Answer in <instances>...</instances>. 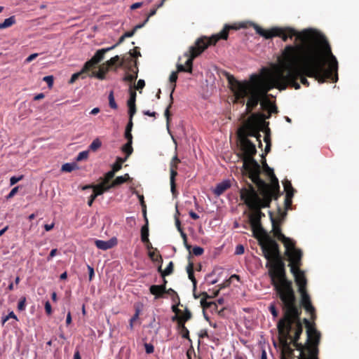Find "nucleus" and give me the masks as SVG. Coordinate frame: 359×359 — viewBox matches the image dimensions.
Here are the masks:
<instances>
[{
  "label": "nucleus",
  "mask_w": 359,
  "mask_h": 359,
  "mask_svg": "<svg viewBox=\"0 0 359 359\" xmlns=\"http://www.w3.org/2000/svg\"><path fill=\"white\" fill-rule=\"evenodd\" d=\"M309 355L306 356L307 359H318V349L307 347Z\"/></svg>",
  "instance_id": "obj_41"
},
{
  "label": "nucleus",
  "mask_w": 359,
  "mask_h": 359,
  "mask_svg": "<svg viewBox=\"0 0 359 359\" xmlns=\"http://www.w3.org/2000/svg\"><path fill=\"white\" fill-rule=\"evenodd\" d=\"M89 187H92L93 189V193L97 196L102 195L103 193L108 191L111 189L110 184H104L102 182L93 186H87L86 188Z\"/></svg>",
  "instance_id": "obj_19"
},
{
  "label": "nucleus",
  "mask_w": 359,
  "mask_h": 359,
  "mask_svg": "<svg viewBox=\"0 0 359 359\" xmlns=\"http://www.w3.org/2000/svg\"><path fill=\"white\" fill-rule=\"evenodd\" d=\"M146 224L141 228V241L142 243H149V224L146 217Z\"/></svg>",
  "instance_id": "obj_26"
},
{
  "label": "nucleus",
  "mask_w": 359,
  "mask_h": 359,
  "mask_svg": "<svg viewBox=\"0 0 359 359\" xmlns=\"http://www.w3.org/2000/svg\"><path fill=\"white\" fill-rule=\"evenodd\" d=\"M226 79L235 97L234 102L242 105L245 103L247 114H251L256 109L261 98L267 96V93L272 88L283 90L287 88L284 69L280 65L273 72H270L266 79L253 74L250 77V81H240L229 74Z\"/></svg>",
  "instance_id": "obj_6"
},
{
  "label": "nucleus",
  "mask_w": 359,
  "mask_h": 359,
  "mask_svg": "<svg viewBox=\"0 0 359 359\" xmlns=\"http://www.w3.org/2000/svg\"><path fill=\"white\" fill-rule=\"evenodd\" d=\"M250 25L259 35L266 39L277 36L281 38L283 41H287L288 39L296 37L294 44L287 45L282 50L278 59L280 65L285 63L287 65H293L298 62L300 56L313 58L314 50L325 48V44H329L324 36L311 29L298 32L290 27H274L266 30L254 22H251Z\"/></svg>",
  "instance_id": "obj_3"
},
{
  "label": "nucleus",
  "mask_w": 359,
  "mask_h": 359,
  "mask_svg": "<svg viewBox=\"0 0 359 359\" xmlns=\"http://www.w3.org/2000/svg\"><path fill=\"white\" fill-rule=\"evenodd\" d=\"M15 16H11L10 18L5 19L2 23H0V29L11 27L15 23Z\"/></svg>",
  "instance_id": "obj_31"
},
{
  "label": "nucleus",
  "mask_w": 359,
  "mask_h": 359,
  "mask_svg": "<svg viewBox=\"0 0 359 359\" xmlns=\"http://www.w3.org/2000/svg\"><path fill=\"white\" fill-rule=\"evenodd\" d=\"M269 309V311H270L271 313L272 314V316L274 318L278 317V310L276 309V306L273 304L270 305Z\"/></svg>",
  "instance_id": "obj_61"
},
{
  "label": "nucleus",
  "mask_w": 359,
  "mask_h": 359,
  "mask_svg": "<svg viewBox=\"0 0 359 359\" xmlns=\"http://www.w3.org/2000/svg\"><path fill=\"white\" fill-rule=\"evenodd\" d=\"M131 178L130 177V175L126 173L123 176H118L117 177L111 184L110 187L111 188L116 187L117 186H119L125 182H127L128 181H130Z\"/></svg>",
  "instance_id": "obj_24"
},
{
  "label": "nucleus",
  "mask_w": 359,
  "mask_h": 359,
  "mask_svg": "<svg viewBox=\"0 0 359 359\" xmlns=\"http://www.w3.org/2000/svg\"><path fill=\"white\" fill-rule=\"evenodd\" d=\"M45 311L48 316L51 315L52 313V308L50 302L48 301L45 303Z\"/></svg>",
  "instance_id": "obj_62"
},
{
  "label": "nucleus",
  "mask_w": 359,
  "mask_h": 359,
  "mask_svg": "<svg viewBox=\"0 0 359 359\" xmlns=\"http://www.w3.org/2000/svg\"><path fill=\"white\" fill-rule=\"evenodd\" d=\"M290 261V271L293 274L296 284L298 285L299 293L306 291L307 280L304 272L300 269L302 265V252L294 251L287 257Z\"/></svg>",
  "instance_id": "obj_9"
},
{
  "label": "nucleus",
  "mask_w": 359,
  "mask_h": 359,
  "mask_svg": "<svg viewBox=\"0 0 359 359\" xmlns=\"http://www.w3.org/2000/svg\"><path fill=\"white\" fill-rule=\"evenodd\" d=\"M173 269L174 264L172 262H170L166 269L163 270V272H162V277H165L166 276L170 275L173 272Z\"/></svg>",
  "instance_id": "obj_43"
},
{
  "label": "nucleus",
  "mask_w": 359,
  "mask_h": 359,
  "mask_svg": "<svg viewBox=\"0 0 359 359\" xmlns=\"http://www.w3.org/2000/svg\"><path fill=\"white\" fill-rule=\"evenodd\" d=\"M271 219L272 222V231L273 236L283 243L285 248V255L288 257L292 254H294V251H300L301 250L295 248V242L293 240L286 237L283 233H282L280 225L272 217L271 215Z\"/></svg>",
  "instance_id": "obj_11"
},
{
  "label": "nucleus",
  "mask_w": 359,
  "mask_h": 359,
  "mask_svg": "<svg viewBox=\"0 0 359 359\" xmlns=\"http://www.w3.org/2000/svg\"><path fill=\"white\" fill-rule=\"evenodd\" d=\"M273 103L274 102L271 101L267 96H264L261 98L259 104H260L262 110L268 112Z\"/></svg>",
  "instance_id": "obj_28"
},
{
  "label": "nucleus",
  "mask_w": 359,
  "mask_h": 359,
  "mask_svg": "<svg viewBox=\"0 0 359 359\" xmlns=\"http://www.w3.org/2000/svg\"><path fill=\"white\" fill-rule=\"evenodd\" d=\"M203 248L199 246H195L192 250V253L195 256H200L203 253Z\"/></svg>",
  "instance_id": "obj_54"
},
{
  "label": "nucleus",
  "mask_w": 359,
  "mask_h": 359,
  "mask_svg": "<svg viewBox=\"0 0 359 359\" xmlns=\"http://www.w3.org/2000/svg\"><path fill=\"white\" fill-rule=\"evenodd\" d=\"M278 108L275 103L273 104L270 109L268 111V114H265L264 113H255L257 116L260 118L261 121H265L266 119H269L271 118L272 114L278 113Z\"/></svg>",
  "instance_id": "obj_23"
},
{
  "label": "nucleus",
  "mask_w": 359,
  "mask_h": 359,
  "mask_svg": "<svg viewBox=\"0 0 359 359\" xmlns=\"http://www.w3.org/2000/svg\"><path fill=\"white\" fill-rule=\"evenodd\" d=\"M145 86V82L143 79H140L138 81H137V85L135 86V88L136 90H140V89H142Z\"/></svg>",
  "instance_id": "obj_64"
},
{
  "label": "nucleus",
  "mask_w": 359,
  "mask_h": 359,
  "mask_svg": "<svg viewBox=\"0 0 359 359\" xmlns=\"http://www.w3.org/2000/svg\"><path fill=\"white\" fill-rule=\"evenodd\" d=\"M240 27H245L243 24ZM239 27L236 25H225L223 29L210 37L202 36L198 39L194 46L189 48V50L184 53V56L187 57L185 65L182 64L177 65V72H183L192 73L193 60L194 58L200 55L209 46L215 45L220 39L226 40L231 29L237 30Z\"/></svg>",
  "instance_id": "obj_7"
},
{
  "label": "nucleus",
  "mask_w": 359,
  "mask_h": 359,
  "mask_svg": "<svg viewBox=\"0 0 359 359\" xmlns=\"http://www.w3.org/2000/svg\"><path fill=\"white\" fill-rule=\"evenodd\" d=\"M125 65L130 71H133V68L137 67V60L133 59V56L130 55L129 56L123 57L119 64L118 67H123Z\"/></svg>",
  "instance_id": "obj_17"
},
{
  "label": "nucleus",
  "mask_w": 359,
  "mask_h": 359,
  "mask_svg": "<svg viewBox=\"0 0 359 359\" xmlns=\"http://www.w3.org/2000/svg\"><path fill=\"white\" fill-rule=\"evenodd\" d=\"M231 187V182L229 180H225L217 184L214 189V194L216 196L222 195L225 191Z\"/></svg>",
  "instance_id": "obj_21"
},
{
  "label": "nucleus",
  "mask_w": 359,
  "mask_h": 359,
  "mask_svg": "<svg viewBox=\"0 0 359 359\" xmlns=\"http://www.w3.org/2000/svg\"><path fill=\"white\" fill-rule=\"evenodd\" d=\"M114 49V47L102 48L96 51L92 59L96 64H99L104 57V54Z\"/></svg>",
  "instance_id": "obj_22"
},
{
  "label": "nucleus",
  "mask_w": 359,
  "mask_h": 359,
  "mask_svg": "<svg viewBox=\"0 0 359 359\" xmlns=\"http://www.w3.org/2000/svg\"><path fill=\"white\" fill-rule=\"evenodd\" d=\"M270 273L271 285L281 302L282 309L284 311L283 317L277 324L278 334L284 339L285 344L287 339H291L292 341H298L303 332L300 320L302 310L297 305L292 282L287 278L286 271H284L283 265L278 269L276 277L272 271Z\"/></svg>",
  "instance_id": "obj_4"
},
{
  "label": "nucleus",
  "mask_w": 359,
  "mask_h": 359,
  "mask_svg": "<svg viewBox=\"0 0 359 359\" xmlns=\"http://www.w3.org/2000/svg\"><path fill=\"white\" fill-rule=\"evenodd\" d=\"M80 76L83 79L86 78V76L84 75V74L82 72L81 70L79 72L72 74V76L69 81V83H70V84L74 83Z\"/></svg>",
  "instance_id": "obj_44"
},
{
  "label": "nucleus",
  "mask_w": 359,
  "mask_h": 359,
  "mask_svg": "<svg viewBox=\"0 0 359 359\" xmlns=\"http://www.w3.org/2000/svg\"><path fill=\"white\" fill-rule=\"evenodd\" d=\"M139 317V311L137 310L134 316L130 320L129 327L130 330L133 329V323Z\"/></svg>",
  "instance_id": "obj_55"
},
{
  "label": "nucleus",
  "mask_w": 359,
  "mask_h": 359,
  "mask_svg": "<svg viewBox=\"0 0 359 359\" xmlns=\"http://www.w3.org/2000/svg\"><path fill=\"white\" fill-rule=\"evenodd\" d=\"M202 295L204 297L201 300V304L203 309H211L212 306H215V302H207V299L210 298L206 292H203Z\"/></svg>",
  "instance_id": "obj_27"
},
{
  "label": "nucleus",
  "mask_w": 359,
  "mask_h": 359,
  "mask_svg": "<svg viewBox=\"0 0 359 359\" xmlns=\"http://www.w3.org/2000/svg\"><path fill=\"white\" fill-rule=\"evenodd\" d=\"M88 157V151H83L80 152L78 156H76V160L77 161H81L83 160L87 159Z\"/></svg>",
  "instance_id": "obj_53"
},
{
  "label": "nucleus",
  "mask_w": 359,
  "mask_h": 359,
  "mask_svg": "<svg viewBox=\"0 0 359 359\" xmlns=\"http://www.w3.org/2000/svg\"><path fill=\"white\" fill-rule=\"evenodd\" d=\"M129 93H130V97L128 100L127 104H135V101H136V95H137L136 92L135 90H133L130 88Z\"/></svg>",
  "instance_id": "obj_48"
},
{
  "label": "nucleus",
  "mask_w": 359,
  "mask_h": 359,
  "mask_svg": "<svg viewBox=\"0 0 359 359\" xmlns=\"http://www.w3.org/2000/svg\"><path fill=\"white\" fill-rule=\"evenodd\" d=\"M97 64H96L93 60L91 58L88 61H87L83 68L81 69L82 72L85 74L88 72H89L93 68H95Z\"/></svg>",
  "instance_id": "obj_32"
},
{
  "label": "nucleus",
  "mask_w": 359,
  "mask_h": 359,
  "mask_svg": "<svg viewBox=\"0 0 359 359\" xmlns=\"http://www.w3.org/2000/svg\"><path fill=\"white\" fill-rule=\"evenodd\" d=\"M131 72L133 74H126L124 77V81H129V82H133L134 81H135L137 79L138 69L133 68V71H131Z\"/></svg>",
  "instance_id": "obj_33"
},
{
  "label": "nucleus",
  "mask_w": 359,
  "mask_h": 359,
  "mask_svg": "<svg viewBox=\"0 0 359 359\" xmlns=\"http://www.w3.org/2000/svg\"><path fill=\"white\" fill-rule=\"evenodd\" d=\"M180 333H181V335L183 338L184 339H189V341H191L190 338H189V332L188 330V329L186 327L183 328L181 331H180Z\"/></svg>",
  "instance_id": "obj_57"
},
{
  "label": "nucleus",
  "mask_w": 359,
  "mask_h": 359,
  "mask_svg": "<svg viewBox=\"0 0 359 359\" xmlns=\"http://www.w3.org/2000/svg\"><path fill=\"white\" fill-rule=\"evenodd\" d=\"M293 193H290L287 191V194L285 195V208L286 210H288L292 205V198L293 197Z\"/></svg>",
  "instance_id": "obj_38"
},
{
  "label": "nucleus",
  "mask_w": 359,
  "mask_h": 359,
  "mask_svg": "<svg viewBox=\"0 0 359 359\" xmlns=\"http://www.w3.org/2000/svg\"><path fill=\"white\" fill-rule=\"evenodd\" d=\"M22 177H23L22 175H21L20 177H15V176L11 177L10 179L11 185L15 184L17 182H18L20 180H21L22 179Z\"/></svg>",
  "instance_id": "obj_63"
},
{
  "label": "nucleus",
  "mask_w": 359,
  "mask_h": 359,
  "mask_svg": "<svg viewBox=\"0 0 359 359\" xmlns=\"http://www.w3.org/2000/svg\"><path fill=\"white\" fill-rule=\"evenodd\" d=\"M144 26V23H141V24L137 25L136 26L134 27V28L131 31L125 32V34L123 35H124V36H126V38L131 37L135 34V33L136 32V31L137 29L143 27Z\"/></svg>",
  "instance_id": "obj_39"
},
{
  "label": "nucleus",
  "mask_w": 359,
  "mask_h": 359,
  "mask_svg": "<svg viewBox=\"0 0 359 359\" xmlns=\"http://www.w3.org/2000/svg\"><path fill=\"white\" fill-rule=\"evenodd\" d=\"M76 168V165L75 163H65L62 166V171L64 172H72Z\"/></svg>",
  "instance_id": "obj_45"
},
{
  "label": "nucleus",
  "mask_w": 359,
  "mask_h": 359,
  "mask_svg": "<svg viewBox=\"0 0 359 359\" xmlns=\"http://www.w3.org/2000/svg\"><path fill=\"white\" fill-rule=\"evenodd\" d=\"M192 318V313L188 308H185L184 311L180 315H175L172 317V321L175 322V320H180L184 323H187Z\"/></svg>",
  "instance_id": "obj_20"
},
{
  "label": "nucleus",
  "mask_w": 359,
  "mask_h": 359,
  "mask_svg": "<svg viewBox=\"0 0 359 359\" xmlns=\"http://www.w3.org/2000/svg\"><path fill=\"white\" fill-rule=\"evenodd\" d=\"M109 107L111 108V109H116L118 108V105L116 104V102H115V100H114V93L113 91H111L109 95Z\"/></svg>",
  "instance_id": "obj_46"
},
{
  "label": "nucleus",
  "mask_w": 359,
  "mask_h": 359,
  "mask_svg": "<svg viewBox=\"0 0 359 359\" xmlns=\"http://www.w3.org/2000/svg\"><path fill=\"white\" fill-rule=\"evenodd\" d=\"M107 71L108 69L107 67H100L98 72H92V73L90 74V76H95L99 79L102 80L105 78V74L107 72Z\"/></svg>",
  "instance_id": "obj_30"
},
{
  "label": "nucleus",
  "mask_w": 359,
  "mask_h": 359,
  "mask_svg": "<svg viewBox=\"0 0 359 359\" xmlns=\"http://www.w3.org/2000/svg\"><path fill=\"white\" fill-rule=\"evenodd\" d=\"M177 72H178L177 71V72H172L171 73V74L170 75V78H169L170 82L171 83H172V85L171 93H170V104H168V106L165 109V113H164V115H165V116L166 118V122H167V126H168L169 125L170 120V109L171 108L172 104L173 103V96H172V94H173V92L175 91V87H176V81L177 80Z\"/></svg>",
  "instance_id": "obj_13"
},
{
  "label": "nucleus",
  "mask_w": 359,
  "mask_h": 359,
  "mask_svg": "<svg viewBox=\"0 0 359 359\" xmlns=\"http://www.w3.org/2000/svg\"><path fill=\"white\" fill-rule=\"evenodd\" d=\"M166 291L164 285H153L149 287V292L151 294L154 295L155 299H160L163 297Z\"/></svg>",
  "instance_id": "obj_18"
},
{
  "label": "nucleus",
  "mask_w": 359,
  "mask_h": 359,
  "mask_svg": "<svg viewBox=\"0 0 359 359\" xmlns=\"http://www.w3.org/2000/svg\"><path fill=\"white\" fill-rule=\"evenodd\" d=\"M128 114H129V118L133 119V116L136 113V106L135 104H128Z\"/></svg>",
  "instance_id": "obj_51"
},
{
  "label": "nucleus",
  "mask_w": 359,
  "mask_h": 359,
  "mask_svg": "<svg viewBox=\"0 0 359 359\" xmlns=\"http://www.w3.org/2000/svg\"><path fill=\"white\" fill-rule=\"evenodd\" d=\"M301 294V304L304 307V309L311 314V318H313L315 316V308L312 305L311 298L309 294L307 293V291L303 292Z\"/></svg>",
  "instance_id": "obj_15"
},
{
  "label": "nucleus",
  "mask_w": 359,
  "mask_h": 359,
  "mask_svg": "<svg viewBox=\"0 0 359 359\" xmlns=\"http://www.w3.org/2000/svg\"><path fill=\"white\" fill-rule=\"evenodd\" d=\"M293 346L299 351H300L301 353H304V346L302 343H299L298 341H292Z\"/></svg>",
  "instance_id": "obj_60"
},
{
  "label": "nucleus",
  "mask_w": 359,
  "mask_h": 359,
  "mask_svg": "<svg viewBox=\"0 0 359 359\" xmlns=\"http://www.w3.org/2000/svg\"><path fill=\"white\" fill-rule=\"evenodd\" d=\"M240 148L242 151L243 175L249 177L254 184H264L266 183L260 177L261 167L257 161L254 158L257 153L255 144L249 139H238Z\"/></svg>",
  "instance_id": "obj_8"
},
{
  "label": "nucleus",
  "mask_w": 359,
  "mask_h": 359,
  "mask_svg": "<svg viewBox=\"0 0 359 359\" xmlns=\"http://www.w3.org/2000/svg\"><path fill=\"white\" fill-rule=\"evenodd\" d=\"M283 186H284V189L286 192V194H287V191L290 193L294 194V189H293L292 184L290 181H287V180L283 182Z\"/></svg>",
  "instance_id": "obj_49"
},
{
  "label": "nucleus",
  "mask_w": 359,
  "mask_h": 359,
  "mask_svg": "<svg viewBox=\"0 0 359 359\" xmlns=\"http://www.w3.org/2000/svg\"><path fill=\"white\" fill-rule=\"evenodd\" d=\"M263 121H260V118L255 113L252 114L250 118L248 119L245 126L243 128L239 129L238 132V138L248 139L249 137H255L257 141L259 142V147L262 146L261 142L260 131V123Z\"/></svg>",
  "instance_id": "obj_10"
},
{
  "label": "nucleus",
  "mask_w": 359,
  "mask_h": 359,
  "mask_svg": "<svg viewBox=\"0 0 359 359\" xmlns=\"http://www.w3.org/2000/svg\"><path fill=\"white\" fill-rule=\"evenodd\" d=\"M26 306V297H22L18 304V309L20 311H22L25 309Z\"/></svg>",
  "instance_id": "obj_50"
},
{
  "label": "nucleus",
  "mask_w": 359,
  "mask_h": 359,
  "mask_svg": "<svg viewBox=\"0 0 359 359\" xmlns=\"http://www.w3.org/2000/svg\"><path fill=\"white\" fill-rule=\"evenodd\" d=\"M177 169H175V167L172 166V168H170V189L173 195H175L176 191V184H175V177L177 175Z\"/></svg>",
  "instance_id": "obj_25"
},
{
  "label": "nucleus",
  "mask_w": 359,
  "mask_h": 359,
  "mask_svg": "<svg viewBox=\"0 0 359 359\" xmlns=\"http://www.w3.org/2000/svg\"><path fill=\"white\" fill-rule=\"evenodd\" d=\"M125 160L126 159H123L121 157H118L116 158V162L112 165V169L111 170L114 172H115L118 171L119 170H121V168H122V164H123V163L124 162Z\"/></svg>",
  "instance_id": "obj_35"
},
{
  "label": "nucleus",
  "mask_w": 359,
  "mask_h": 359,
  "mask_svg": "<svg viewBox=\"0 0 359 359\" xmlns=\"http://www.w3.org/2000/svg\"><path fill=\"white\" fill-rule=\"evenodd\" d=\"M115 175V172H114L112 170L107 172L103 178V180L102 182L104 184H110V181L114 178Z\"/></svg>",
  "instance_id": "obj_36"
},
{
  "label": "nucleus",
  "mask_w": 359,
  "mask_h": 359,
  "mask_svg": "<svg viewBox=\"0 0 359 359\" xmlns=\"http://www.w3.org/2000/svg\"><path fill=\"white\" fill-rule=\"evenodd\" d=\"M145 351L147 353H152L154 351V347L151 344H147L146 343L144 344Z\"/></svg>",
  "instance_id": "obj_59"
},
{
  "label": "nucleus",
  "mask_w": 359,
  "mask_h": 359,
  "mask_svg": "<svg viewBox=\"0 0 359 359\" xmlns=\"http://www.w3.org/2000/svg\"><path fill=\"white\" fill-rule=\"evenodd\" d=\"M137 47H135L134 49L133 50H130L129 51V54L131 55V56H133V57H140L141 56V53L140 51L137 50Z\"/></svg>",
  "instance_id": "obj_58"
},
{
  "label": "nucleus",
  "mask_w": 359,
  "mask_h": 359,
  "mask_svg": "<svg viewBox=\"0 0 359 359\" xmlns=\"http://www.w3.org/2000/svg\"><path fill=\"white\" fill-rule=\"evenodd\" d=\"M10 318H13L14 320H15L16 321L18 320L16 315L14 313L13 311H11L7 316H4V317H2V320H1V324L2 325H4L6 321H8Z\"/></svg>",
  "instance_id": "obj_47"
},
{
  "label": "nucleus",
  "mask_w": 359,
  "mask_h": 359,
  "mask_svg": "<svg viewBox=\"0 0 359 359\" xmlns=\"http://www.w3.org/2000/svg\"><path fill=\"white\" fill-rule=\"evenodd\" d=\"M121 61V58L118 55H116L113 57H111V59H109V60H107L106 62V65L107 66V69L109 68V67H112L113 66L116 65V64L117 62H120Z\"/></svg>",
  "instance_id": "obj_37"
},
{
  "label": "nucleus",
  "mask_w": 359,
  "mask_h": 359,
  "mask_svg": "<svg viewBox=\"0 0 359 359\" xmlns=\"http://www.w3.org/2000/svg\"><path fill=\"white\" fill-rule=\"evenodd\" d=\"M101 145H102L101 141L98 138H96L90 144L89 148L90 150L95 151L97 150L101 147Z\"/></svg>",
  "instance_id": "obj_42"
},
{
  "label": "nucleus",
  "mask_w": 359,
  "mask_h": 359,
  "mask_svg": "<svg viewBox=\"0 0 359 359\" xmlns=\"http://www.w3.org/2000/svg\"><path fill=\"white\" fill-rule=\"evenodd\" d=\"M149 257L154 262H158L161 263L163 262L162 257L158 252L156 254L154 251L149 252Z\"/></svg>",
  "instance_id": "obj_40"
},
{
  "label": "nucleus",
  "mask_w": 359,
  "mask_h": 359,
  "mask_svg": "<svg viewBox=\"0 0 359 359\" xmlns=\"http://www.w3.org/2000/svg\"><path fill=\"white\" fill-rule=\"evenodd\" d=\"M264 141L266 143L264 152H265V154H267L269 152H270L271 147V135H270L269 128H267L266 130V133H265V136L264 137Z\"/></svg>",
  "instance_id": "obj_29"
},
{
  "label": "nucleus",
  "mask_w": 359,
  "mask_h": 359,
  "mask_svg": "<svg viewBox=\"0 0 359 359\" xmlns=\"http://www.w3.org/2000/svg\"><path fill=\"white\" fill-rule=\"evenodd\" d=\"M270 273L271 285L281 302L282 309L284 311L283 317L277 324L278 334L284 339L285 344L287 339H291L292 341H298L303 332L300 320L302 310L297 305L292 282L287 278L286 271H284L283 265L278 269L276 277L272 271Z\"/></svg>",
  "instance_id": "obj_5"
},
{
  "label": "nucleus",
  "mask_w": 359,
  "mask_h": 359,
  "mask_svg": "<svg viewBox=\"0 0 359 359\" xmlns=\"http://www.w3.org/2000/svg\"><path fill=\"white\" fill-rule=\"evenodd\" d=\"M246 185V187L241 189L240 197L251 210V213L249 215V222L254 236L256 238L264 237V239L260 241V246L263 256L267 260L266 267L269 269V276H270V273L272 271L276 277L278 269L280 267V265H283L284 271H286L285 264L279 249V245L267 234L261 224L262 217H265L261 210L270 207L273 197L268 183L256 184L259 194L252 184L247 183Z\"/></svg>",
  "instance_id": "obj_1"
},
{
  "label": "nucleus",
  "mask_w": 359,
  "mask_h": 359,
  "mask_svg": "<svg viewBox=\"0 0 359 359\" xmlns=\"http://www.w3.org/2000/svg\"><path fill=\"white\" fill-rule=\"evenodd\" d=\"M314 57L309 58L306 56H300L298 62L293 65L281 64L284 69L285 80L287 86H290L296 90L300 88V82L306 87L309 86V82L306 78H314L318 83H323L327 80L333 83L338 81V62L332 54L329 44H325V48H320L314 50Z\"/></svg>",
  "instance_id": "obj_2"
},
{
  "label": "nucleus",
  "mask_w": 359,
  "mask_h": 359,
  "mask_svg": "<svg viewBox=\"0 0 359 359\" xmlns=\"http://www.w3.org/2000/svg\"><path fill=\"white\" fill-rule=\"evenodd\" d=\"M95 244L97 248L103 250H107L114 247L117 244V240L115 238H111L107 241L102 240H95Z\"/></svg>",
  "instance_id": "obj_16"
},
{
  "label": "nucleus",
  "mask_w": 359,
  "mask_h": 359,
  "mask_svg": "<svg viewBox=\"0 0 359 359\" xmlns=\"http://www.w3.org/2000/svg\"><path fill=\"white\" fill-rule=\"evenodd\" d=\"M132 144L133 143L127 142L122 147V151L126 154L125 159H127V158L129 157L133 151Z\"/></svg>",
  "instance_id": "obj_34"
},
{
  "label": "nucleus",
  "mask_w": 359,
  "mask_h": 359,
  "mask_svg": "<svg viewBox=\"0 0 359 359\" xmlns=\"http://www.w3.org/2000/svg\"><path fill=\"white\" fill-rule=\"evenodd\" d=\"M262 158H264V155H262ZM263 163V169L266 174L269 177L271 180V184H268L270 187L271 194L273 197V199L276 200L280 195V187L278 184V180L276 177L273 170L266 163V159L264 158Z\"/></svg>",
  "instance_id": "obj_12"
},
{
  "label": "nucleus",
  "mask_w": 359,
  "mask_h": 359,
  "mask_svg": "<svg viewBox=\"0 0 359 359\" xmlns=\"http://www.w3.org/2000/svg\"><path fill=\"white\" fill-rule=\"evenodd\" d=\"M303 323L307 328V341H311V343L314 345H317L320 341V333L314 327H312L310 321L308 319L304 318Z\"/></svg>",
  "instance_id": "obj_14"
},
{
  "label": "nucleus",
  "mask_w": 359,
  "mask_h": 359,
  "mask_svg": "<svg viewBox=\"0 0 359 359\" xmlns=\"http://www.w3.org/2000/svg\"><path fill=\"white\" fill-rule=\"evenodd\" d=\"M181 162L180 159L177 157V155H175L172 158L170 163V168H172V166L175 167V169H177L178 164Z\"/></svg>",
  "instance_id": "obj_52"
},
{
  "label": "nucleus",
  "mask_w": 359,
  "mask_h": 359,
  "mask_svg": "<svg viewBox=\"0 0 359 359\" xmlns=\"http://www.w3.org/2000/svg\"><path fill=\"white\" fill-rule=\"evenodd\" d=\"M43 80L47 83L48 86L51 88L53 85V76H44Z\"/></svg>",
  "instance_id": "obj_56"
}]
</instances>
